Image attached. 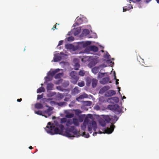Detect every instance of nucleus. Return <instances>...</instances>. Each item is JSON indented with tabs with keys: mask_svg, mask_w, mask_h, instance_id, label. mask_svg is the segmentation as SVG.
Instances as JSON below:
<instances>
[{
	"mask_svg": "<svg viewBox=\"0 0 159 159\" xmlns=\"http://www.w3.org/2000/svg\"><path fill=\"white\" fill-rule=\"evenodd\" d=\"M45 116L46 117H47V116Z\"/></svg>",
	"mask_w": 159,
	"mask_h": 159,
	"instance_id": "nucleus-62",
	"label": "nucleus"
},
{
	"mask_svg": "<svg viewBox=\"0 0 159 159\" xmlns=\"http://www.w3.org/2000/svg\"><path fill=\"white\" fill-rule=\"evenodd\" d=\"M92 127H93V130L96 131L97 128V126L96 122L94 121H92L91 122H89V124L88 125V130L90 133H92Z\"/></svg>",
	"mask_w": 159,
	"mask_h": 159,
	"instance_id": "nucleus-4",
	"label": "nucleus"
},
{
	"mask_svg": "<svg viewBox=\"0 0 159 159\" xmlns=\"http://www.w3.org/2000/svg\"><path fill=\"white\" fill-rule=\"evenodd\" d=\"M113 100L115 101L116 102H118L119 101V99L117 97H115L113 98Z\"/></svg>",
	"mask_w": 159,
	"mask_h": 159,
	"instance_id": "nucleus-45",
	"label": "nucleus"
},
{
	"mask_svg": "<svg viewBox=\"0 0 159 159\" xmlns=\"http://www.w3.org/2000/svg\"><path fill=\"white\" fill-rule=\"evenodd\" d=\"M74 116V114L73 113H68L65 116L66 118H71L73 117Z\"/></svg>",
	"mask_w": 159,
	"mask_h": 159,
	"instance_id": "nucleus-27",
	"label": "nucleus"
},
{
	"mask_svg": "<svg viewBox=\"0 0 159 159\" xmlns=\"http://www.w3.org/2000/svg\"><path fill=\"white\" fill-rule=\"evenodd\" d=\"M63 41L62 40H61V41H60L59 42V43H58V46H60L61 45H62V43H63Z\"/></svg>",
	"mask_w": 159,
	"mask_h": 159,
	"instance_id": "nucleus-47",
	"label": "nucleus"
},
{
	"mask_svg": "<svg viewBox=\"0 0 159 159\" xmlns=\"http://www.w3.org/2000/svg\"><path fill=\"white\" fill-rule=\"evenodd\" d=\"M152 0H146V2L147 3H148L150 1H151Z\"/></svg>",
	"mask_w": 159,
	"mask_h": 159,
	"instance_id": "nucleus-54",
	"label": "nucleus"
},
{
	"mask_svg": "<svg viewBox=\"0 0 159 159\" xmlns=\"http://www.w3.org/2000/svg\"><path fill=\"white\" fill-rule=\"evenodd\" d=\"M108 108L113 111H120V107L117 104L109 105Z\"/></svg>",
	"mask_w": 159,
	"mask_h": 159,
	"instance_id": "nucleus-5",
	"label": "nucleus"
},
{
	"mask_svg": "<svg viewBox=\"0 0 159 159\" xmlns=\"http://www.w3.org/2000/svg\"><path fill=\"white\" fill-rule=\"evenodd\" d=\"M70 81L73 84H76L78 81L79 77L77 73L75 71H72L70 73Z\"/></svg>",
	"mask_w": 159,
	"mask_h": 159,
	"instance_id": "nucleus-3",
	"label": "nucleus"
},
{
	"mask_svg": "<svg viewBox=\"0 0 159 159\" xmlns=\"http://www.w3.org/2000/svg\"><path fill=\"white\" fill-rule=\"evenodd\" d=\"M67 119L66 118H62L61 119V122L62 123H66Z\"/></svg>",
	"mask_w": 159,
	"mask_h": 159,
	"instance_id": "nucleus-41",
	"label": "nucleus"
},
{
	"mask_svg": "<svg viewBox=\"0 0 159 159\" xmlns=\"http://www.w3.org/2000/svg\"><path fill=\"white\" fill-rule=\"evenodd\" d=\"M73 124L72 121L71 119H68L66 123V125L67 126H69Z\"/></svg>",
	"mask_w": 159,
	"mask_h": 159,
	"instance_id": "nucleus-23",
	"label": "nucleus"
},
{
	"mask_svg": "<svg viewBox=\"0 0 159 159\" xmlns=\"http://www.w3.org/2000/svg\"><path fill=\"white\" fill-rule=\"evenodd\" d=\"M78 85L80 87H83L85 85L84 82L83 81H81L80 82L78 83Z\"/></svg>",
	"mask_w": 159,
	"mask_h": 159,
	"instance_id": "nucleus-32",
	"label": "nucleus"
},
{
	"mask_svg": "<svg viewBox=\"0 0 159 159\" xmlns=\"http://www.w3.org/2000/svg\"><path fill=\"white\" fill-rule=\"evenodd\" d=\"M104 119L108 123L111 120V118L108 116H106Z\"/></svg>",
	"mask_w": 159,
	"mask_h": 159,
	"instance_id": "nucleus-35",
	"label": "nucleus"
},
{
	"mask_svg": "<svg viewBox=\"0 0 159 159\" xmlns=\"http://www.w3.org/2000/svg\"><path fill=\"white\" fill-rule=\"evenodd\" d=\"M91 43V42L90 41H87L84 44V47H86L88 45H90Z\"/></svg>",
	"mask_w": 159,
	"mask_h": 159,
	"instance_id": "nucleus-38",
	"label": "nucleus"
},
{
	"mask_svg": "<svg viewBox=\"0 0 159 159\" xmlns=\"http://www.w3.org/2000/svg\"><path fill=\"white\" fill-rule=\"evenodd\" d=\"M104 57L107 59H109L110 58V56L108 54H107Z\"/></svg>",
	"mask_w": 159,
	"mask_h": 159,
	"instance_id": "nucleus-46",
	"label": "nucleus"
},
{
	"mask_svg": "<svg viewBox=\"0 0 159 159\" xmlns=\"http://www.w3.org/2000/svg\"><path fill=\"white\" fill-rule=\"evenodd\" d=\"M29 148L30 149H33V147H32V146H30L29 147Z\"/></svg>",
	"mask_w": 159,
	"mask_h": 159,
	"instance_id": "nucleus-55",
	"label": "nucleus"
},
{
	"mask_svg": "<svg viewBox=\"0 0 159 159\" xmlns=\"http://www.w3.org/2000/svg\"><path fill=\"white\" fill-rule=\"evenodd\" d=\"M62 73H59L56 74L55 76V79H59L61 77V76L62 75Z\"/></svg>",
	"mask_w": 159,
	"mask_h": 159,
	"instance_id": "nucleus-33",
	"label": "nucleus"
},
{
	"mask_svg": "<svg viewBox=\"0 0 159 159\" xmlns=\"http://www.w3.org/2000/svg\"><path fill=\"white\" fill-rule=\"evenodd\" d=\"M60 54L61 55H64V54L63 52H60Z\"/></svg>",
	"mask_w": 159,
	"mask_h": 159,
	"instance_id": "nucleus-56",
	"label": "nucleus"
},
{
	"mask_svg": "<svg viewBox=\"0 0 159 159\" xmlns=\"http://www.w3.org/2000/svg\"><path fill=\"white\" fill-rule=\"evenodd\" d=\"M115 79L116 80V81H117V82L118 81H119V80L117 79H116V75H115Z\"/></svg>",
	"mask_w": 159,
	"mask_h": 159,
	"instance_id": "nucleus-53",
	"label": "nucleus"
},
{
	"mask_svg": "<svg viewBox=\"0 0 159 159\" xmlns=\"http://www.w3.org/2000/svg\"><path fill=\"white\" fill-rule=\"evenodd\" d=\"M82 23V20L81 18H79L75 22V24L77 25H79Z\"/></svg>",
	"mask_w": 159,
	"mask_h": 159,
	"instance_id": "nucleus-28",
	"label": "nucleus"
},
{
	"mask_svg": "<svg viewBox=\"0 0 159 159\" xmlns=\"http://www.w3.org/2000/svg\"><path fill=\"white\" fill-rule=\"evenodd\" d=\"M65 135L68 137H74V135H78L77 130L74 126H71L69 128H67L65 132Z\"/></svg>",
	"mask_w": 159,
	"mask_h": 159,
	"instance_id": "nucleus-2",
	"label": "nucleus"
},
{
	"mask_svg": "<svg viewBox=\"0 0 159 159\" xmlns=\"http://www.w3.org/2000/svg\"><path fill=\"white\" fill-rule=\"evenodd\" d=\"M118 89H119V93H120V92H120V87H118Z\"/></svg>",
	"mask_w": 159,
	"mask_h": 159,
	"instance_id": "nucleus-57",
	"label": "nucleus"
},
{
	"mask_svg": "<svg viewBox=\"0 0 159 159\" xmlns=\"http://www.w3.org/2000/svg\"><path fill=\"white\" fill-rule=\"evenodd\" d=\"M83 31L84 32H86V33L87 34H88L89 32V30L86 29L84 30Z\"/></svg>",
	"mask_w": 159,
	"mask_h": 159,
	"instance_id": "nucleus-49",
	"label": "nucleus"
},
{
	"mask_svg": "<svg viewBox=\"0 0 159 159\" xmlns=\"http://www.w3.org/2000/svg\"><path fill=\"white\" fill-rule=\"evenodd\" d=\"M80 67V65L78 63H76L74 66V69L75 70H78Z\"/></svg>",
	"mask_w": 159,
	"mask_h": 159,
	"instance_id": "nucleus-30",
	"label": "nucleus"
},
{
	"mask_svg": "<svg viewBox=\"0 0 159 159\" xmlns=\"http://www.w3.org/2000/svg\"><path fill=\"white\" fill-rule=\"evenodd\" d=\"M85 72L84 70H80L79 73V75L81 76H84L85 75Z\"/></svg>",
	"mask_w": 159,
	"mask_h": 159,
	"instance_id": "nucleus-37",
	"label": "nucleus"
},
{
	"mask_svg": "<svg viewBox=\"0 0 159 159\" xmlns=\"http://www.w3.org/2000/svg\"><path fill=\"white\" fill-rule=\"evenodd\" d=\"M118 119V117L116 116H114L112 117V118H111V120H115V121H116Z\"/></svg>",
	"mask_w": 159,
	"mask_h": 159,
	"instance_id": "nucleus-43",
	"label": "nucleus"
},
{
	"mask_svg": "<svg viewBox=\"0 0 159 159\" xmlns=\"http://www.w3.org/2000/svg\"><path fill=\"white\" fill-rule=\"evenodd\" d=\"M156 1H157V2L159 4V0H156Z\"/></svg>",
	"mask_w": 159,
	"mask_h": 159,
	"instance_id": "nucleus-58",
	"label": "nucleus"
},
{
	"mask_svg": "<svg viewBox=\"0 0 159 159\" xmlns=\"http://www.w3.org/2000/svg\"><path fill=\"white\" fill-rule=\"evenodd\" d=\"M73 124L75 126H78L79 125V123L78 120L76 118H73L72 119Z\"/></svg>",
	"mask_w": 159,
	"mask_h": 159,
	"instance_id": "nucleus-18",
	"label": "nucleus"
},
{
	"mask_svg": "<svg viewBox=\"0 0 159 159\" xmlns=\"http://www.w3.org/2000/svg\"><path fill=\"white\" fill-rule=\"evenodd\" d=\"M45 91V89L43 87H41L39 88L37 90V93H41L42 92H44Z\"/></svg>",
	"mask_w": 159,
	"mask_h": 159,
	"instance_id": "nucleus-22",
	"label": "nucleus"
},
{
	"mask_svg": "<svg viewBox=\"0 0 159 159\" xmlns=\"http://www.w3.org/2000/svg\"><path fill=\"white\" fill-rule=\"evenodd\" d=\"M105 74V73H100V72L98 74L97 78L98 79H99L101 78L102 77L104 76Z\"/></svg>",
	"mask_w": 159,
	"mask_h": 159,
	"instance_id": "nucleus-29",
	"label": "nucleus"
},
{
	"mask_svg": "<svg viewBox=\"0 0 159 159\" xmlns=\"http://www.w3.org/2000/svg\"><path fill=\"white\" fill-rule=\"evenodd\" d=\"M100 123L101 125L102 126H105L106 125V123L105 121L104 120H101L100 121Z\"/></svg>",
	"mask_w": 159,
	"mask_h": 159,
	"instance_id": "nucleus-40",
	"label": "nucleus"
},
{
	"mask_svg": "<svg viewBox=\"0 0 159 159\" xmlns=\"http://www.w3.org/2000/svg\"><path fill=\"white\" fill-rule=\"evenodd\" d=\"M56 104L59 106L62 107L65 106L66 103L64 102H57Z\"/></svg>",
	"mask_w": 159,
	"mask_h": 159,
	"instance_id": "nucleus-24",
	"label": "nucleus"
},
{
	"mask_svg": "<svg viewBox=\"0 0 159 159\" xmlns=\"http://www.w3.org/2000/svg\"><path fill=\"white\" fill-rule=\"evenodd\" d=\"M57 126V127H55L53 124H52L50 122H49L45 129L47 133L51 135L61 134L64 129V126L61 124Z\"/></svg>",
	"mask_w": 159,
	"mask_h": 159,
	"instance_id": "nucleus-1",
	"label": "nucleus"
},
{
	"mask_svg": "<svg viewBox=\"0 0 159 159\" xmlns=\"http://www.w3.org/2000/svg\"><path fill=\"white\" fill-rule=\"evenodd\" d=\"M97 133L96 132H95L94 133H93V136H96L97 135Z\"/></svg>",
	"mask_w": 159,
	"mask_h": 159,
	"instance_id": "nucleus-52",
	"label": "nucleus"
},
{
	"mask_svg": "<svg viewBox=\"0 0 159 159\" xmlns=\"http://www.w3.org/2000/svg\"><path fill=\"white\" fill-rule=\"evenodd\" d=\"M89 50L90 51H93V52H98V48L97 47H96L95 46L93 45V46H91L89 48Z\"/></svg>",
	"mask_w": 159,
	"mask_h": 159,
	"instance_id": "nucleus-15",
	"label": "nucleus"
},
{
	"mask_svg": "<svg viewBox=\"0 0 159 159\" xmlns=\"http://www.w3.org/2000/svg\"><path fill=\"white\" fill-rule=\"evenodd\" d=\"M89 121L88 120H86L85 119L84 120L83 125L81 126V129L82 130H85L86 128L87 125H88L89 124Z\"/></svg>",
	"mask_w": 159,
	"mask_h": 159,
	"instance_id": "nucleus-11",
	"label": "nucleus"
},
{
	"mask_svg": "<svg viewBox=\"0 0 159 159\" xmlns=\"http://www.w3.org/2000/svg\"><path fill=\"white\" fill-rule=\"evenodd\" d=\"M60 71V69H57L54 70L52 71V72H49V75L53 76L56 73Z\"/></svg>",
	"mask_w": 159,
	"mask_h": 159,
	"instance_id": "nucleus-19",
	"label": "nucleus"
},
{
	"mask_svg": "<svg viewBox=\"0 0 159 159\" xmlns=\"http://www.w3.org/2000/svg\"><path fill=\"white\" fill-rule=\"evenodd\" d=\"M115 126L113 125L112 124L110 126V128H107L105 130V133L107 134H110L113 131Z\"/></svg>",
	"mask_w": 159,
	"mask_h": 159,
	"instance_id": "nucleus-6",
	"label": "nucleus"
},
{
	"mask_svg": "<svg viewBox=\"0 0 159 159\" xmlns=\"http://www.w3.org/2000/svg\"><path fill=\"white\" fill-rule=\"evenodd\" d=\"M116 92L115 91L111 90L106 92L105 93V96L106 97L111 96L115 95Z\"/></svg>",
	"mask_w": 159,
	"mask_h": 159,
	"instance_id": "nucleus-7",
	"label": "nucleus"
},
{
	"mask_svg": "<svg viewBox=\"0 0 159 159\" xmlns=\"http://www.w3.org/2000/svg\"><path fill=\"white\" fill-rule=\"evenodd\" d=\"M43 97V94L38 95L37 99V100L40 99Z\"/></svg>",
	"mask_w": 159,
	"mask_h": 159,
	"instance_id": "nucleus-44",
	"label": "nucleus"
},
{
	"mask_svg": "<svg viewBox=\"0 0 159 159\" xmlns=\"http://www.w3.org/2000/svg\"><path fill=\"white\" fill-rule=\"evenodd\" d=\"M67 39L69 41H72L74 40V38L73 37L70 36L68 37Z\"/></svg>",
	"mask_w": 159,
	"mask_h": 159,
	"instance_id": "nucleus-42",
	"label": "nucleus"
},
{
	"mask_svg": "<svg viewBox=\"0 0 159 159\" xmlns=\"http://www.w3.org/2000/svg\"><path fill=\"white\" fill-rule=\"evenodd\" d=\"M57 24V23H56V25H54L52 28V29L53 30H54L55 29H57L56 28V25Z\"/></svg>",
	"mask_w": 159,
	"mask_h": 159,
	"instance_id": "nucleus-48",
	"label": "nucleus"
},
{
	"mask_svg": "<svg viewBox=\"0 0 159 159\" xmlns=\"http://www.w3.org/2000/svg\"><path fill=\"white\" fill-rule=\"evenodd\" d=\"M87 97V95L86 94L84 95H80L79 97H77L76 98L77 101L79 102L80 101L81 99H83L84 98H86Z\"/></svg>",
	"mask_w": 159,
	"mask_h": 159,
	"instance_id": "nucleus-14",
	"label": "nucleus"
},
{
	"mask_svg": "<svg viewBox=\"0 0 159 159\" xmlns=\"http://www.w3.org/2000/svg\"><path fill=\"white\" fill-rule=\"evenodd\" d=\"M128 6H125L123 7V11L125 12L127 10H129L131 8H133L132 6L130 4H128Z\"/></svg>",
	"mask_w": 159,
	"mask_h": 159,
	"instance_id": "nucleus-16",
	"label": "nucleus"
},
{
	"mask_svg": "<svg viewBox=\"0 0 159 159\" xmlns=\"http://www.w3.org/2000/svg\"><path fill=\"white\" fill-rule=\"evenodd\" d=\"M53 87V84L52 83H49L47 84V90L48 91L52 90Z\"/></svg>",
	"mask_w": 159,
	"mask_h": 159,
	"instance_id": "nucleus-20",
	"label": "nucleus"
},
{
	"mask_svg": "<svg viewBox=\"0 0 159 159\" xmlns=\"http://www.w3.org/2000/svg\"><path fill=\"white\" fill-rule=\"evenodd\" d=\"M99 134H102V132L100 131L99 132Z\"/></svg>",
	"mask_w": 159,
	"mask_h": 159,
	"instance_id": "nucleus-61",
	"label": "nucleus"
},
{
	"mask_svg": "<svg viewBox=\"0 0 159 159\" xmlns=\"http://www.w3.org/2000/svg\"><path fill=\"white\" fill-rule=\"evenodd\" d=\"M75 112V114L76 115L78 116L82 112V111L80 109H77L74 110Z\"/></svg>",
	"mask_w": 159,
	"mask_h": 159,
	"instance_id": "nucleus-31",
	"label": "nucleus"
},
{
	"mask_svg": "<svg viewBox=\"0 0 159 159\" xmlns=\"http://www.w3.org/2000/svg\"><path fill=\"white\" fill-rule=\"evenodd\" d=\"M86 102L87 103V104H88L89 105H90L92 104V102L90 101H86Z\"/></svg>",
	"mask_w": 159,
	"mask_h": 159,
	"instance_id": "nucleus-50",
	"label": "nucleus"
},
{
	"mask_svg": "<svg viewBox=\"0 0 159 159\" xmlns=\"http://www.w3.org/2000/svg\"><path fill=\"white\" fill-rule=\"evenodd\" d=\"M73 47V45L70 44H67L65 45V48L67 49H71Z\"/></svg>",
	"mask_w": 159,
	"mask_h": 159,
	"instance_id": "nucleus-26",
	"label": "nucleus"
},
{
	"mask_svg": "<svg viewBox=\"0 0 159 159\" xmlns=\"http://www.w3.org/2000/svg\"><path fill=\"white\" fill-rule=\"evenodd\" d=\"M21 101H22L21 98L18 99L17 100V101L18 102H20Z\"/></svg>",
	"mask_w": 159,
	"mask_h": 159,
	"instance_id": "nucleus-51",
	"label": "nucleus"
},
{
	"mask_svg": "<svg viewBox=\"0 0 159 159\" xmlns=\"http://www.w3.org/2000/svg\"><path fill=\"white\" fill-rule=\"evenodd\" d=\"M126 98V97L125 96H123V99H125Z\"/></svg>",
	"mask_w": 159,
	"mask_h": 159,
	"instance_id": "nucleus-59",
	"label": "nucleus"
},
{
	"mask_svg": "<svg viewBox=\"0 0 159 159\" xmlns=\"http://www.w3.org/2000/svg\"><path fill=\"white\" fill-rule=\"evenodd\" d=\"M34 112L35 114H36L38 115L43 116V112L42 111L39 110L37 111H35Z\"/></svg>",
	"mask_w": 159,
	"mask_h": 159,
	"instance_id": "nucleus-34",
	"label": "nucleus"
},
{
	"mask_svg": "<svg viewBox=\"0 0 159 159\" xmlns=\"http://www.w3.org/2000/svg\"><path fill=\"white\" fill-rule=\"evenodd\" d=\"M110 80L109 77H106L102 78V80L100 81V83L103 84H107L109 82V83H111V81H109Z\"/></svg>",
	"mask_w": 159,
	"mask_h": 159,
	"instance_id": "nucleus-9",
	"label": "nucleus"
},
{
	"mask_svg": "<svg viewBox=\"0 0 159 159\" xmlns=\"http://www.w3.org/2000/svg\"><path fill=\"white\" fill-rule=\"evenodd\" d=\"M53 108L52 107H49L46 110H45L43 113L44 114H46L48 116H50L52 114V112L51 111L52 110Z\"/></svg>",
	"mask_w": 159,
	"mask_h": 159,
	"instance_id": "nucleus-8",
	"label": "nucleus"
},
{
	"mask_svg": "<svg viewBox=\"0 0 159 159\" xmlns=\"http://www.w3.org/2000/svg\"><path fill=\"white\" fill-rule=\"evenodd\" d=\"M110 88V87L109 86L107 85L104 86V87L102 88L100 91L99 93L101 94H103L106 91L108 90Z\"/></svg>",
	"mask_w": 159,
	"mask_h": 159,
	"instance_id": "nucleus-10",
	"label": "nucleus"
},
{
	"mask_svg": "<svg viewBox=\"0 0 159 159\" xmlns=\"http://www.w3.org/2000/svg\"><path fill=\"white\" fill-rule=\"evenodd\" d=\"M99 70V67H95L92 69V72L94 74H96L98 72Z\"/></svg>",
	"mask_w": 159,
	"mask_h": 159,
	"instance_id": "nucleus-21",
	"label": "nucleus"
},
{
	"mask_svg": "<svg viewBox=\"0 0 159 159\" xmlns=\"http://www.w3.org/2000/svg\"><path fill=\"white\" fill-rule=\"evenodd\" d=\"M98 81L95 79H93L91 81L92 85L93 88H95L97 85Z\"/></svg>",
	"mask_w": 159,
	"mask_h": 159,
	"instance_id": "nucleus-13",
	"label": "nucleus"
},
{
	"mask_svg": "<svg viewBox=\"0 0 159 159\" xmlns=\"http://www.w3.org/2000/svg\"><path fill=\"white\" fill-rule=\"evenodd\" d=\"M83 136L85 138H88L89 136V135L88 133H86L85 132H84L83 133Z\"/></svg>",
	"mask_w": 159,
	"mask_h": 159,
	"instance_id": "nucleus-36",
	"label": "nucleus"
},
{
	"mask_svg": "<svg viewBox=\"0 0 159 159\" xmlns=\"http://www.w3.org/2000/svg\"><path fill=\"white\" fill-rule=\"evenodd\" d=\"M34 107L36 108L39 109H42L43 108V105L40 103H37L35 104Z\"/></svg>",
	"mask_w": 159,
	"mask_h": 159,
	"instance_id": "nucleus-17",
	"label": "nucleus"
},
{
	"mask_svg": "<svg viewBox=\"0 0 159 159\" xmlns=\"http://www.w3.org/2000/svg\"><path fill=\"white\" fill-rule=\"evenodd\" d=\"M80 91L79 89V88L78 87H75L73 89V92L74 94H77L80 93Z\"/></svg>",
	"mask_w": 159,
	"mask_h": 159,
	"instance_id": "nucleus-25",
	"label": "nucleus"
},
{
	"mask_svg": "<svg viewBox=\"0 0 159 159\" xmlns=\"http://www.w3.org/2000/svg\"><path fill=\"white\" fill-rule=\"evenodd\" d=\"M62 59L61 56L59 54H56L54 55L53 58V61L54 62H58L60 61Z\"/></svg>",
	"mask_w": 159,
	"mask_h": 159,
	"instance_id": "nucleus-12",
	"label": "nucleus"
},
{
	"mask_svg": "<svg viewBox=\"0 0 159 159\" xmlns=\"http://www.w3.org/2000/svg\"><path fill=\"white\" fill-rule=\"evenodd\" d=\"M118 84H119V83L117 81H116V85H117Z\"/></svg>",
	"mask_w": 159,
	"mask_h": 159,
	"instance_id": "nucleus-60",
	"label": "nucleus"
},
{
	"mask_svg": "<svg viewBox=\"0 0 159 159\" xmlns=\"http://www.w3.org/2000/svg\"><path fill=\"white\" fill-rule=\"evenodd\" d=\"M91 80L90 79L87 80L86 81V85L88 86H89L90 85L91 83Z\"/></svg>",
	"mask_w": 159,
	"mask_h": 159,
	"instance_id": "nucleus-39",
	"label": "nucleus"
}]
</instances>
